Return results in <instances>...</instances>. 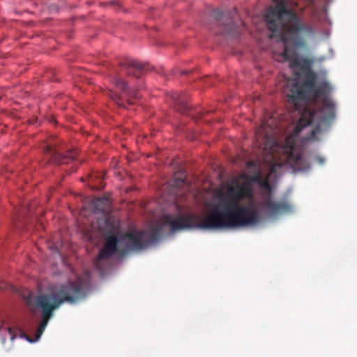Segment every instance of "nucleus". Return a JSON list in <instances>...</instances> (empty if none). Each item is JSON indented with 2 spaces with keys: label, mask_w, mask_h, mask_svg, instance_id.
<instances>
[{
  "label": "nucleus",
  "mask_w": 357,
  "mask_h": 357,
  "mask_svg": "<svg viewBox=\"0 0 357 357\" xmlns=\"http://www.w3.org/2000/svg\"><path fill=\"white\" fill-rule=\"evenodd\" d=\"M262 185L268 190V192L264 197L262 205L271 215H278L282 213L289 212L291 211L290 204L286 201L275 202L272 198L270 185L268 181H265Z\"/></svg>",
  "instance_id": "obj_8"
},
{
  "label": "nucleus",
  "mask_w": 357,
  "mask_h": 357,
  "mask_svg": "<svg viewBox=\"0 0 357 357\" xmlns=\"http://www.w3.org/2000/svg\"><path fill=\"white\" fill-rule=\"evenodd\" d=\"M145 72L146 69L143 64L134 60H127L122 63L118 77L113 79L116 88L119 89L127 98L128 105L134 104L132 99H138L139 96L135 90L128 86L126 82L123 80L122 76L126 74L128 76L132 75L136 79H139Z\"/></svg>",
  "instance_id": "obj_6"
},
{
  "label": "nucleus",
  "mask_w": 357,
  "mask_h": 357,
  "mask_svg": "<svg viewBox=\"0 0 357 357\" xmlns=\"http://www.w3.org/2000/svg\"><path fill=\"white\" fill-rule=\"evenodd\" d=\"M317 160L320 163V164H323L324 163V159L320 156H317L316 158Z\"/></svg>",
  "instance_id": "obj_17"
},
{
  "label": "nucleus",
  "mask_w": 357,
  "mask_h": 357,
  "mask_svg": "<svg viewBox=\"0 0 357 357\" xmlns=\"http://www.w3.org/2000/svg\"><path fill=\"white\" fill-rule=\"evenodd\" d=\"M268 29L273 32L284 31L282 40L297 47H303L305 38L314 35L312 26L300 20L298 14L287 8L285 1H279L270 7L265 15Z\"/></svg>",
  "instance_id": "obj_4"
},
{
  "label": "nucleus",
  "mask_w": 357,
  "mask_h": 357,
  "mask_svg": "<svg viewBox=\"0 0 357 357\" xmlns=\"http://www.w3.org/2000/svg\"><path fill=\"white\" fill-rule=\"evenodd\" d=\"M107 96L110 97V98L116 103L117 104L119 107H125L126 108L127 106L125 105V102L123 100V98L119 96L118 94H116V93L112 91H108V93H107Z\"/></svg>",
  "instance_id": "obj_14"
},
{
  "label": "nucleus",
  "mask_w": 357,
  "mask_h": 357,
  "mask_svg": "<svg viewBox=\"0 0 357 357\" xmlns=\"http://www.w3.org/2000/svg\"><path fill=\"white\" fill-rule=\"evenodd\" d=\"M282 56L284 61H289L291 62L292 57L294 56V52L285 47L282 53Z\"/></svg>",
  "instance_id": "obj_15"
},
{
  "label": "nucleus",
  "mask_w": 357,
  "mask_h": 357,
  "mask_svg": "<svg viewBox=\"0 0 357 357\" xmlns=\"http://www.w3.org/2000/svg\"><path fill=\"white\" fill-rule=\"evenodd\" d=\"M186 175L183 171L177 172L174 178L169 182V185L172 188H179L186 184Z\"/></svg>",
  "instance_id": "obj_12"
},
{
  "label": "nucleus",
  "mask_w": 357,
  "mask_h": 357,
  "mask_svg": "<svg viewBox=\"0 0 357 357\" xmlns=\"http://www.w3.org/2000/svg\"><path fill=\"white\" fill-rule=\"evenodd\" d=\"M312 59L303 57L297 56L291 61L290 68L298 69L303 76V81L302 83L289 82L287 96L295 109H298L300 101H316L323 96L321 107L318 110L313 111L307 107L303 110L294 130V135L297 136L305 127L314 124L315 127L308 139L319 140V134L324 128L328 127L335 117V104L328 97L332 91L330 83L326 80H318L317 73L312 68Z\"/></svg>",
  "instance_id": "obj_2"
},
{
  "label": "nucleus",
  "mask_w": 357,
  "mask_h": 357,
  "mask_svg": "<svg viewBox=\"0 0 357 357\" xmlns=\"http://www.w3.org/2000/svg\"><path fill=\"white\" fill-rule=\"evenodd\" d=\"M43 149L48 160L56 165L67 164L77 155L73 150H69L64 154L50 144L45 145Z\"/></svg>",
  "instance_id": "obj_9"
},
{
  "label": "nucleus",
  "mask_w": 357,
  "mask_h": 357,
  "mask_svg": "<svg viewBox=\"0 0 357 357\" xmlns=\"http://www.w3.org/2000/svg\"><path fill=\"white\" fill-rule=\"evenodd\" d=\"M174 99L176 100L178 104L177 109L182 113L186 112L189 109V106L185 102L183 98L181 95H175L173 97Z\"/></svg>",
  "instance_id": "obj_13"
},
{
  "label": "nucleus",
  "mask_w": 357,
  "mask_h": 357,
  "mask_svg": "<svg viewBox=\"0 0 357 357\" xmlns=\"http://www.w3.org/2000/svg\"><path fill=\"white\" fill-rule=\"evenodd\" d=\"M9 333L10 335H12V329L11 328H9Z\"/></svg>",
  "instance_id": "obj_18"
},
{
  "label": "nucleus",
  "mask_w": 357,
  "mask_h": 357,
  "mask_svg": "<svg viewBox=\"0 0 357 357\" xmlns=\"http://www.w3.org/2000/svg\"><path fill=\"white\" fill-rule=\"evenodd\" d=\"M234 14H236V10H227L224 13L216 8L212 11L213 17L220 29L219 33L234 37L238 36L239 27L234 22Z\"/></svg>",
  "instance_id": "obj_7"
},
{
  "label": "nucleus",
  "mask_w": 357,
  "mask_h": 357,
  "mask_svg": "<svg viewBox=\"0 0 357 357\" xmlns=\"http://www.w3.org/2000/svg\"><path fill=\"white\" fill-rule=\"evenodd\" d=\"M104 174L102 173H93L89 177V185L93 190H98L104 188Z\"/></svg>",
  "instance_id": "obj_11"
},
{
  "label": "nucleus",
  "mask_w": 357,
  "mask_h": 357,
  "mask_svg": "<svg viewBox=\"0 0 357 357\" xmlns=\"http://www.w3.org/2000/svg\"><path fill=\"white\" fill-rule=\"evenodd\" d=\"M85 296V289L79 280L66 284L51 286L46 292L36 296L31 292L24 294L23 298L29 305L41 310V321L35 333V339L24 335L26 339L29 342L38 340L55 310L65 303L74 304Z\"/></svg>",
  "instance_id": "obj_3"
},
{
  "label": "nucleus",
  "mask_w": 357,
  "mask_h": 357,
  "mask_svg": "<svg viewBox=\"0 0 357 357\" xmlns=\"http://www.w3.org/2000/svg\"><path fill=\"white\" fill-rule=\"evenodd\" d=\"M272 159L275 160L271 168L275 172L276 167L289 166L294 172L307 171L310 169L309 156L303 148L296 146L292 137H287L280 144L278 141L273 142L271 149Z\"/></svg>",
  "instance_id": "obj_5"
},
{
  "label": "nucleus",
  "mask_w": 357,
  "mask_h": 357,
  "mask_svg": "<svg viewBox=\"0 0 357 357\" xmlns=\"http://www.w3.org/2000/svg\"><path fill=\"white\" fill-rule=\"evenodd\" d=\"M219 201L211 205L208 215H164L160 222L148 230L130 231L119 234V223L112 217L105 220L101 231L105 240L103 247L95 261L96 266L100 261L109 259L115 254L125 255L131 251H139L155 243L166 227L171 232L183 229H216L241 228L248 227V206L239 204L243 198H248V185L236 183L229 186L227 194H218Z\"/></svg>",
  "instance_id": "obj_1"
},
{
  "label": "nucleus",
  "mask_w": 357,
  "mask_h": 357,
  "mask_svg": "<svg viewBox=\"0 0 357 357\" xmlns=\"http://www.w3.org/2000/svg\"><path fill=\"white\" fill-rule=\"evenodd\" d=\"M111 204L109 197L104 196L93 199L90 202V206L96 211L107 213L110 211Z\"/></svg>",
  "instance_id": "obj_10"
},
{
  "label": "nucleus",
  "mask_w": 357,
  "mask_h": 357,
  "mask_svg": "<svg viewBox=\"0 0 357 357\" xmlns=\"http://www.w3.org/2000/svg\"><path fill=\"white\" fill-rule=\"evenodd\" d=\"M49 9H50V11L51 13H52V12H57L58 11V7L56 6H55V5H53V4L50 5L49 6Z\"/></svg>",
  "instance_id": "obj_16"
}]
</instances>
